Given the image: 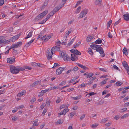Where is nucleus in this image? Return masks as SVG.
Here are the masks:
<instances>
[{
	"label": "nucleus",
	"mask_w": 129,
	"mask_h": 129,
	"mask_svg": "<svg viewBox=\"0 0 129 129\" xmlns=\"http://www.w3.org/2000/svg\"><path fill=\"white\" fill-rule=\"evenodd\" d=\"M81 9V7L80 6H79L77 8V10L76 11L75 13L76 14L79 13L80 12V10Z\"/></svg>",
	"instance_id": "obj_30"
},
{
	"label": "nucleus",
	"mask_w": 129,
	"mask_h": 129,
	"mask_svg": "<svg viewBox=\"0 0 129 129\" xmlns=\"http://www.w3.org/2000/svg\"><path fill=\"white\" fill-rule=\"evenodd\" d=\"M75 114V112H72L70 114V115L71 117L73 116Z\"/></svg>",
	"instance_id": "obj_58"
},
{
	"label": "nucleus",
	"mask_w": 129,
	"mask_h": 129,
	"mask_svg": "<svg viewBox=\"0 0 129 129\" xmlns=\"http://www.w3.org/2000/svg\"><path fill=\"white\" fill-rule=\"evenodd\" d=\"M35 39H33L31 40L30 41L28 42L26 44L25 46L26 47H27L29 46L32 43L33 41H34Z\"/></svg>",
	"instance_id": "obj_19"
},
{
	"label": "nucleus",
	"mask_w": 129,
	"mask_h": 129,
	"mask_svg": "<svg viewBox=\"0 0 129 129\" xmlns=\"http://www.w3.org/2000/svg\"><path fill=\"white\" fill-rule=\"evenodd\" d=\"M102 0H96L95 3V4L99 6L101 5Z\"/></svg>",
	"instance_id": "obj_22"
},
{
	"label": "nucleus",
	"mask_w": 129,
	"mask_h": 129,
	"mask_svg": "<svg viewBox=\"0 0 129 129\" xmlns=\"http://www.w3.org/2000/svg\"><path fill=\"white\" fill-rule=\"evenodd\" d=\"M48 10H46L40 14L36 17L35 20L38 21L42 19L48 13Z\"/></svg>",
	"instance_id": "obj_2"
},
{
	"label": "nucleus",
	"mask_w": 129,
	"mask_h": 129,
	"mask_svg": "<svg viewBox=\"0 0 129 129\" xmlns=\"http://www.w3.org/2000/svg\"><path fill=\"white\" fill-rule=\"evenodd\" d=\"M82 97V96L80 95H78L77 96L74 97L71 96V98L73 99L74 100H77L80 99Z\"/></svg>",
	"instance_id": "obj_23"
},
{
	"label": "nucleus",
	"mask_w": 129,
	"mask_h": 129,
	"mask_svg": "<svg viewBox=\"0 0 129 129\" xmlns=\"http://www.w3.org/2000/svg\"><path fill=\"white\" fill-rule=\"evenodd\" d=\"M93 38L94 36L93 35H89L86 39V41L87 42H89Z\"/></svg>",
	"instance_id": "obj_13"
},
{
	"label": "nucleus",
	"mask_w": 129,
	"mask_h": 129,
	"mask_svg": "<svg viewBox=\"0 0 129 129\" xmlns=\"http://www.w3.org/2000/svg\"><path fill=\"white\" fill-rule=\"evenodd\" d=\"M127 110V108H124L122 109H121V112H123L125 111L126 110Z\"/></svg>",
	"instance_id": "obj_63"
},
{
	"label": "nucleus",
	"mask_w": 129,
	"mask_h": 129,
	"mask_svg": "<svg viewBox=\"0 0 129 129\" xmlns=\"http://www.w3.org/2000/svg\"><path fill=\"white\" fill-rule=\"evenodd\" d=\"M18 119V117H16V116H14L12 117V120L13 121H16Z\"/></svg>",
	"instance_id": "obj_47"
},
{
	"label": "nucleus",
	"mask_w": 129,
	"mask_h": 129,
	"mask_svg": "<svg viewBox=\"0 0 129 129\" xmlns=\"http://www.w3.org/2000/svg\"><path fill=\"white\" fill-rule=\"evenodd\" d=\"M93 74L90 73H89V74H88L87 75V78H89L90 77H91L93 75Z\"/></svg>",
	"instance_id": "obj_35"
},
{
	"label": "nucleus",
	"mask_w": 129,
	"mask_h": 129,
	"mask_svg": "<svg viewBox=\"0 0 129 129\" xmlns=\"http://www.w3.org/2000/svg\"><path fill=\"white\" fill-rule=\"evenodd\" d=\"M20 36V35H17L13 37L12 38L10 39L9 40H8V43L9 42H14L17 40L19 37Z\"/></svg>",
	"instance_id": "obj_5"
},
{
	"label": "nucleus",
	"mask_w": 129,
	"mask_h": 129,
	"mask_svg": "<svg viewBox=\"0 0 129 129\" xmlns=\"http://www.w3.org/2000/svg\"><path fill=\"white\" fill-rule=\"evenodd\" d=\"M74 41V39H72L71 40L70 42L68 43V45L69 46H70V45H71L73 42Z\"/></svg>",
	"instance_id": "obj_55"
},
{
	"label": "nucleus",
	"mask_w": 129,
	"mask_h": 129,
	"mask_svg": "<svg viewBox=\"0 0 129 129\" xmlns=\"http://www.w3.org/2000/svg\"><path fill=\"white\" fill-rule=\"evenodd\" d=\"M123 66L124 67L126 66H128V64H127V62L126 61H124L122 63Z\"/></svg>",
	"instance_id": "obj_56"
},
{
	"label": "nucleus",
	"mask_w": 129,
	"mask_h": 129,
	"mask_svg": "<svg viewBox=\"0 0 129 129\" xmlns=\"http://www.w3.org/2000/svg\"><path fill=\"white\" fill-rule=\"evenodd\" d=\"M65 67H60L58 69H57L56 70V73H57L58 75H59L61 73L62 71L64 70H66Z\"/></svg>",
	"instance_id": "obj_6"
},
{
	"label": "nucleus",
	"mask_w": 129,
	"mask_h": 129,
	"mask_svg": "<svg viewBox=\"0 0 129 129\" xmlns=\"http://www.w3.org/2000/svg\"><path fill=\"white\" fill-rule=\"evenodd\" d=\"M106 83V82L105 81V80H104V81L101 82L100 83V85H103L105 84Z\"/></svg>",
	"instance_id": "obj_45"
},
{
	"label": "nucleus",
	"mask_w": 129,
	"mask_h": 129,
	"mask_svg": "<svg viewBox=\"0 0 129 129\" xmlns=\"http://www.w3.org/2000/svg\"><path fill=\"white\" fill-rule=\"evenodd\" d=\"M52 36L48 35L47 36L45 39L44 40L45 41H48L51 38Z\"/></svg>",
	"instance_id": "obj_31"
},
{
	"label": "nucleus",
	"mask_w": 129,
	"mask_h": 129,
	"mask_svg": "<svg viewBox=\"0 0 129 129\" xmlns=\"http://www.w3.org/2000/svg\"><path fill=\"white\" fill-rule=\"evenodd\" d=\"M25 92L26 91L25 90H23L17 94V96L19 97L22 96L25 93Z\"/></svg>",
	"instance_id": "obj_17"
},
{
	"label": "nucleus",
	"mask_w": 129,
	"mask_h": 129,
	"mask_svg": "<svg viewBox=\"0 0 129 129\" xmlns=\"http://www.w3.org/2000/svg\"><path fill=\"white\" fill-rule=\"evenodd\" d=\"M90 46L92 49L96 50V51H97L98 49L99 48L100 46L95 44H93L91 45Z\"/></svg>",
	"instance_id": "obj_10"
},
{
	"label": "nucleus",
	"mask_w": 129,
	"mask_h": 129,
	"mask_svg": "<svg viewBox=\"0 0 129 129\" xmlns=\"http://www.w3.org/2000/svg\"><path fill=\"white\" fill-rule=\"evenodd\" d=\"M36 101V99L35 98H33L31 100L30 102L31 103H34Z\"/></svg>",
	"instance_id": "obj_43"
},
{
	"label": "nucleus",
	"mask_w": 129,
	"mask_h": 129,
	"mask_svg": "<svg viewBox=\"0 0 129 129\" xmlns=\"http://www.w3.org/2000/svg\"><path fill=\"white\" fill-rule=\"evenodd\" d=\"M18 66L16 67L12 65L10 66V72L14 74H17L19 72Z\"/></svg>",
	"instance_id": "obj_1"
},
{
	"label": "nucleus",
	"mask_w": 129,
	"mask_h": 129,
	"mask_svg": "<svg viewBox=\"0 0 129 129\" xmlns=\"http://www.w3.org/2000/svg\"><path fill=\"white\" fill-rule=\"evenodd\" d=\"M124 20L126 21L129 20V15L124 14L123 16Z\"/></svg>",
	"instance_id": "obj_15"
},
{
	"label": "nucleus",
	"mask_w": 129,
	"mask_h": 129,
	"mask_svg": "<svg viewBox=\"0 0 129 129\" xmlns=\"http://www.w3.org/2000/svg\"><path fill=\"white\" fill-rule=\"evenodd\" d=\"M66 82L64 81L60 83L59 84V85H63L66 83Z\"/></svg>",
	"instance_id": "obj_50"
},
{
	"label": "nucleus",
	"mask_w": 129,
	"mask_h": 129,
	"mask_svg": "<svg viewBox=\"0 0 129 129\" xmlns=\"http://www.w3.org/2000/svg\"><path fill=\"white\" fill-rule=\"evenodd\" d=\"M8 43V40H6V39L1 40L0 44L2 43Z\"/></svg>",
	"instance_id": "obj_21"
},
{
	"label": "nucleus",
	"mask_w": 129,
	"mask_h": 129,
	"mask_svg": "<svg viewBox=\"0 0 129 129\" xmlns=\"http://www.w3.org/2000/svg\"><path fill=\"white\" fill-rule=\"evenodd\" d=\"M108 120V118H105L104 119H102V121L103 122L105 123Z\"/></svg>",
	"instance_id": "obj_42"
},
{
	"label": "nucleus",
	"mask_w": 129,
	"mask_h": 129,
	"mask_svg": "<svg viewBox=\"0 0 129 129\" xmlns=\"http://www.w3.org/2000/svg\"><path fill=\"white\" fill-rule=\"evenodd\" d=\"M51 16L49 15L48 14L47 16V17L45 19L46 20V21Z\"/></svg>",
	"instance_id": "obj_62"
},
{
	"label": "nucleus",
	"mask_w": 129,
	"mask_h": 129,
	"mask_svg": "<svg viewBox=\"0 0 129 129\" xmlns=\"http://www.w3.org/2000/svg\"><path fill=\"white\" fill-rule=\"evenodd\" d=\"M129 116V114L127 113L126 114H125L123 116H122L121 117V119H124L125 118Z\"/></svg>",
	"instance_id": "obj_29"
},
{
	"label": "nucleus",
	"mask_w": 129,
	"mask_h": 129,
	"mask_svg": "<svg viewBox=\"0 0 129 129\" xmlns=\"http://www.w3.org/2000/svg\"><path fill=\"white\" fill-rule=\"evenodd\" d=\"M18 69L19 70V72L20 71H23L24 70V69L22 67H21L19 66H18Z\"/></svg>",
	"instance_id": "obj_49"
},
{
	"label": "nucleus",
	"mask_w": 129,
	"mask_h": 129,
	"mask_svg": "<svg viewBox=\"0 0 129 129\" xmlns=\"http://www.w3.org/2000/svg\"><path fill=\"white\" fill-rule=\"evenodd\" d=\"M97 51L99 52L101 54H103L104 53L103 48L101 47L100 46L99 47V48L98 49Z\"/></svg>",
	"instance_id": "obj_16"
},
{
	"label": "nucleus",
	"mask_w": 129,
	"mask_h": 129,
	"mask_svg": "<svg viewBox=\"0 0 129 129\" xmlns=\"http://www.w3.org/2000/svg\"><path fill=\"white\" fill-rule=\"evenodd\" d=\"M22 42H18L16 43L15 44V45L16 48H17L18 47H20L22 44Z\"/></svg>",
	"instance_id": "obj_20"
},
{
	"label": "nucleus",
	"mask_w": 129,
	"mask_h": 129,
	"mask_svg": "<svg viewBox=\"0 0 129 129\" xmlns=\"http://www.w3.org/2000/svg\"><path fill=\"white\" fill-rule=\"evenodd\" d=\"M4 0H0V6H2L4 3Z\"/></svg>",
	"instance_id": "obj_51"
},
{
	"label": "nucleus",
	"mask_w": 129,
	"mask_h": 129,
	"mask_svg": "<svg viewBox=\"0 0 129 129\" xmlns=\"http://www.w3.org/2000/svg\"><path fill=\"white\" fill-rule=\"evenodd\" d=\"M111 124V122H109L108 123L105 124V125L106 126H109Z\"/></svg>",
	"instance_id": "obj_53"
},
{
	"label": "nucleus",
	"mask_w": 129,
	"mask_h": 129,
	"mask_svg": "<svg viewBox=\"0 0 129 129\" xmlns=\"http://www.w3.org/2000/svg\"><path fill=\"white\" fill-rule=\"evenodd\" d=\"M63 6L62 5H61V6L60 5H58L53 10L54 11V12L56 13V12L58 11L61 8L63 7Z\"/></svg>",
	"instance_id": "obj_12"
},
{
	"label": "nucleus",
	"mask_w": 129,
	"mask_h": 129,
	"mask_svg": "<svg viewBox=\"0 0 129 129\" xmlns=\"http://www.w3.org/2000/svg\"><path fill=\"white\" fill-rule=\"evenodd\" d=\"M81 44V42H79L78 43H76L75 45H74V47L75 48H76L79 45Z\"/></svg>",
	"instance_id": "obj_40"
},
{
	"label": "nucleus",
	"mask_w": 129,
	"mask_h": 129,
	"mask_svg": "<svg viewBox=\"0 0 129 129\" xmlns=\"http://www.w3.org/2000/svg\"><path fill=\"white\" fill-rule=\"evenodd\" d=\"M35 39H33L31 40L30 41L28 42L26 44L25 46L26 47H27L29 46L32 43L33 41H34Z\"/></svg>",
	"instance_id": "obj_18"
},
{
	"label": "nucleus",
	"mask_w": 129,
	"mask_h": 129,
	"mask_svg": "<svg viewBox=\"0 0 129 129\" xmlns=\"http://www.w3.org/2000/svg\"><path fill=\"white\" fill-rule=\"evenodd\" d=\"M61 54L64 61H68L70 60V58L69 57L67 54L66 53L64 52H62L61 53Z\"/></svg>",
	"instance_id": "obj_4"
},
{
	"label": "nucleus",
	"mask_w": 129,
	"mask_h": 129,
	"mask_svg": "<svg viewBox=\"0 0 129 129\" xmlns=\"http://www.w3.org/2000/svg\"><path fill=\"white\" fill-rule=\"evenodd\" d=\"M123 52L124 54H125L127 56L128 55V53L127 50L126 48L124 47L123 50Z\"/></svg>",
	"instance_id": "obj_25"
},
{
	"label": "nucleus",
	"mask_w": 129,
	"mask_h": 129,
	"mask_svg": "<svg viewBox=\"0 0 129 129\" xmlns=\"http://www.w3.org/2000/svg\"><path fill=\"white\" fill-rule=\"evenodd\" d=\"M102 41L101 40L98 39L96 40L95 42V43L96 44H100L102 43Z\"/></svg>",
	"instance_id": "obj_28"
},
{
	"label": "nucleus",
	"mask_w": 129,
	"mask_h": 129,
	"mask_svg": "<svg viewBox=\"0 0 129 129\" xmlns=\"http://www.w3.org/2000/svg\"><path fill=\"white\" fill-rule=\"evenodd\" d=\"M55 13L54 12V11L53 10L50 12L49 15L51 17L53 16Z\"/></svg>",
	"instance_id": "obj_46"
},
{
	"label": "nucleus",
	"mask_w": 129,
	"mask_h": 129,
	"mask_svg": "<svg viewBox=\"0 0 129 129\" xmlns=\"http://www.w3.org/2000/svg\"><path fill=\"white\" fill-rule=\"evenodd\" d=\"M61 101V99L59 97H58L56 101V103H59Z\"/></svg>",
	"instance_id": "obj_52"
},
{
	"label": "nucleus",
	"mask_w": 129,
	"mask_h": 129,
	"mask_svg": "<svg viewBox=\"0 0 129 129\" xmlns=\"http://www.w3.org/2000/svg\"><path fill=\"white\" fill-rule=\"evenodd\" d=\"M46 21V20L44 19L42 20L41 22H40L39 23V24H42L45 23Z\"/></svg>",
	"instance_id": "obj_54"
},
{
	"label": "nucleus",
	"mask_w": 129,
	"mask_h": 129,
	"mask_svg": "<svg viewBox=\"0 0 129 129\" xmlns=\"http://www.w3.org/2000/svg\"><path fill=\"white\" fill-rule=\"evenodd\" d=\"M78 70V68L77 67H75L72 69V71H77Z\"/></svg>",
	"instance_id": "obj_48"
},
{
	"label": "nucleus",
	"mask_w": 129,
	"mask_h": 129,
	"mask_svg": "<svg viewBox=\"0 0 129 129\" xmlns=\"http://www.w3.org/2000/svg\"><path fill=\"white\" fill-rule=\"evenodd\" d=\"M33 33V31H31L30 32H29L28 35H27L26 37L25 38V39H28L29 38L31 37L32 36V34Z\"/></svg>",
	"instance_id": "obj_24"
},
{
	"label": "nucleus",
	"mask_w": 129,
	"mask_h": 129,
	"mask_svg": "<svg viewBox=\"0 0 129 129\" xmlns=\"http://www.w3.org/2000/svg\"><path fill=\"white\" fill-rule=\"evenodd\" d=\"M47 53L48 54V55L47 56L48 59V60H49L51 58H52V55H53L51 53V51L50 52V49H48L47 50Z\"/></svg>",
	"instance_id": "obj_9"
},
{
	"label": "nucleus",
	"mask_w": 129,
	"mask_h": 129,
	"mask_svg": "<svg viewBox=\"0 0 129 129\" xmlns=\"http://www.w3.org/2000/svg\"><path fill=\"white\" fill-rule=\"evenodd\" d=\"M64 110L65 112V114L66 113L69 111V110L68 109V107H66L64 109Z\"/></svg>",
	"instance_id": "obj_60"
},
{
	"label": "nucleus",
	"mask_w": 129,
	"mask_h": 129,
	"mask_svg": "<svg viewBox=\"0 0 129 129\" xmlns=\"http://www.w3.org/2000/svg\"><path fill=\"white\" fill-rule=\"evenodd\" d=\"M48 3V0H46L45 1L43 5L46 7Z\"/></svg>",
	"instance_id": "obj_44"
},
{
	"label": "nucleus",
	"mask_w": 129,
	"mask_h": 129,
	"mask_svg": "<svg viewBox=\"0 0 129 129\" xmlns=\"http://www.w3.org/2000/svg\"><path fill=\"white\" fill-rule=\"evenodd\" d=\"M60 51V48L59 47H57L55 46H54L52 47L51 49V52L52 54H53V53L54 51Z\"/></svg>",
	"instance_id": "obj_7"
},
{
	"label": "nucleus",
	"mask_w": 129,
	"mask_h": 129,
	"mask_svg": "<svg viewBox=\"0 0 129 129\" xmlns=\"http://www.w3.org/2000/svg\"><path fill=\"white\" fill-rule=\"evenodd\" d=\"M123 84V83L120 82V81H118L116 82L115 84L117 86H121V85H122Z\"/></svg>",
	"instance_id": "obj_37"
},
{
	"label": "nucleus",
	"mask_w": 129,
	"mask_h": 129,
	"mask_svg": "<svg viewBox=\"0 0 129 129\" xmlns=\"http://www.w3.org/2000/svg\"><path fill=\"white\" fill-rule=\"evenodd\" d=\"M63 122V120L62 119H60L57 122V124H61Z\"/></svg>",
	"instance_id": "obj_33"
},
{
	"label": "nucleus",
	"mask_w": 129,
	"mask_h": 129,
	"mask_svg": "<svg viewBox=\"0 0 129 129\" xmlns=\"http://www.w3.org/2000/svg\"><path fill=\"white\" fill-rule=\"evenodd\" d=\"M47 108H45L42 114L44 116L45 115V114L47 111Z\"/></svg>",
	"instance_id": "obj_39"
},
{
	"label": "nucleus",
	"mask_w": 129,
	"mask_h": 129,
	"mask_svg": "<svg viewBox=\"0 0 129 129\" xmlns=\"http://www.w3.org/2000/svg\"><path fill=\"white\" fill-rule=\"evenodd\" d=\"M78 78V77H74V78L72 79H71L70 81V83H72L75 81Z\"/></svg>",
	"instance_id": "obj_26"
},
{
	"label": "nucleus",
	"mask_w": 129,
	"mask_h": 129,
	"mask_svg": "<svg viewBox=\"0 0 129 129\" xmlns=\"http://www.w3.org/2000/svg\"><path fill=\"white\" fill-rule=\"evenodd\" d=\"M85 114H83L81 116L80 119L81 120H82L85 117Z\"/></svg>",
	"instance_id": "obj_59"
},
{
	"label": "nucleus",
	"mask_w": 129,
	"mask_h": 129,
	"mask_svg": "<svg viewBox=\"0 0 129 129\" xmlns=\"http://www.w3.org/2000/svg\"><path fill=\"white\" fill-rule=\"evenodd\" d=\"M15 58L14 57L8 58L7 62L10 64L13 63L15 61Z\"/></svg>",
	"instance_id": "obj_8"
},
{
	"label": "nucleus",
	"mask_w": 129,
	"mask_h": 129,
	"mask_svg": "<svg viewBox=\"0 0 129 129\" xmlns=\"http://www.w3.org/2000/svg\"><path fill=\"white\" fill-rule=\"evenodd\" d=\"M50 89H45L44 90H42L41 91V92H42L44 94L45 93L47 92L48 91H50Z\"/></svg>",
	"instance_id": "obj_38"
},
{
	"label": "nucleus",
	"mask_w": 129,
	"mask_h": 129,
	"mask_svg": "<svg viewBox=\"0 0 129 129\" xmlns=\"http://www.w3.org/2000/svg\"><path fill=\"white\" fill-rule=\"evenodd\" d=\"M61 44V42L59 40V41H58L56 42L55 45L56 46H59Z\"/></svg>",
	"instance_id": "obj_41"
},
{
	"label": "nucleus",
	"mask_w": 129,
	"mask_h": 129,
	"mask_svg": "<svg viewBox=\"0 0 129 129\" xmlns=\"http://www.w3.org/2000/svg\"><path fill=\"white\" fill-rule=\"evenodd\" d=\"M38 120H37L36 121H35L33 125L34 126H37L39 124V123L38 122Z\"/></svg>",
	"instance_id": "obj_36"
},
{
	"label": "nucleus",
	"mask_w": 129,
	"mask_h": 129,
	"mask_svg": "<svg viewBox=\"0 0 129 129\" xmlns=\"http://www.w3.org/2000/svg\"><path fill=\"white\" fill-rule=\"evenodd\" d=\"M77 64L78 66L80 67L81 68L83 69H85L86 68V67L84 66H83L81 64H79V63H77Z\"/></svg>",
	"instance_id": "obj_32"
},
{
	"label": "nucleus",
	"mask_w": 129,
	"mask_h": 129,
	"mask_svg": "<svg viewBox=\"0 0 129 129\" xmlns=\"http://www.w3.org/2000/svg\"><path fill=\"white\" fill-rule=\"evenodd\" d=\"M87 85V83H86L85 84L82 83L80 85V86L81 88L83 87H84L86 85Z\"/></svg>",
	"instance_id": "obj_57"
},
{
	"label": "nucleus",
	"mask_w": 129,
	"mask_h": 129,
	"mask_svg": "<svg viewBox=\"0 0 129 129\" xmlns=\"http://www.w3.org/2000/svg\"><path fill=\"white\" fill-rule=\"evenodd\" d=\"M40 81H35L31 85V86L32 87H34L35 86L40 84Z\"/></svg>",
	"instance_id": "obj_14"
},
{
	"label": "nucleus",
	"mask_w": 129,
	"mask_h": 129,
	"mask_svg": "<svg viewBox=\"0 0 129 129\" xmlns=\"http://www.w3.org/2000/svg\"><path fill=\"white\" fill-rule=\"evenodd\" d=\"M88 12V10L86 9H85L82 11L79 14V17H78V18H79L80 17H84L86 15L87 13Z\"/></svg>",
	"instance_id": "obj_3"
},
{
	"label": "nucleus",
	"mask_w": 129,
	"mask_h": 129,
	"mask_svg": "<svg viewBox=\"0 0 129 129\" xmlns=\"http://www.w3.org/2000/svg\"><path fill=\"white\" fill-rule=\"evenodd\" d=\"M64 40H63L62 41V42H61V44L62 45H66L67 44V42H64Z\"/></svg>",
	"instance_id": "obj_64"
},
{
	"label": "nucleus",
	"mask_w": 129,
	"mask_h": 129,
	"mask_svg": "<svg viewBox=\"0 0 129 129\" xmlns=\"http://www.w3.org/2000/svg\"><path fill=\"white\" fill-rule=\"evenodd\" d=\"M95 94L93 92H91L89 93H88L85 96H87V95H89V96H88V97H89L90 96H91L94 95Z\"/></svg>",
	"instance_id": "obj_34"
},
{
	"label": "nucleus",
	"mask_w": 129,
	"mask_h": 129,
	"mask_svg": "<svg viewBox=\"0 0 129 129\" xmlns=\"http://www.w3.org/2000/svg\"><path fill=\"white\" fill-rule=\"evenodd\" d=\"M108 37L110 38H112V37L113 36H112V34H111V33L110 32H109L108 33Z\"/></svg>",
	"instance_id": "obj_61"
},
{
	"label": "nucleus",
	"mask_w": 129,
	"mask_h": 129,
	"mask_svg": "<svg viewBox=\"0 0 129 129\" xmlns=\"http://www.w3.org/2000/svg\"><path fill=\"white\" fill-rule=\"evenodd\" d=\"M88 51L89 53L91 55H93V53L92 51V50L90 48H88Z\"/></svg>",
	"instance_id": "obj_27"
},
{
	"label": "nucleus",
	"mask_w": 129,
	"mask_h": 129,
	"mask_svg": "<svg viewBox=\"0 0 129 129\" xmlns=\"http://www.w3.org/2000/svg\"><path fill=\"white\" fill-rule=\"evenodd\" d=\"M71 59L73 61H75L78 59L77 56L75 55L74 54H71Z\"/></svg>",
	"instance_id": "obj_11"
}]
</instances>
